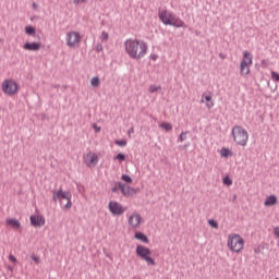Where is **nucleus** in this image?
Instances as JSON below:
<instances>
[{
  "label": "nucleus",
  "mask_w": 279,
  "mask_h": 279,
  "mask_svg": "<svg viewBox=\"0 0 279 279\" xmlns=\"http://www.w3.org/2000/svg\"><path fill=\"white\" fill-rule=\"evenodd\" d=\"M150 58L156 61L158 60V54H150Z\"/></svg>",
  "instance_id": "39"
},
{
  "label": "nucleus",
  "mask_w": 279,
  "mask_h": 279,
  "mask_svg": "<svg viewBox=\"0 0 279 279\" xmlns=\"http://www.w3.org/2000/svg\"><path fill=\"white\" fill-rule=\"evenodd\" d=\"M205 101H207L206 104L207 108H213V106H215V102H213V96L210 95L205 96Z\"/></svg>",
  "instance_id": "21"
},
{
  "label": "nucleus",
  "mask_w": 279,
  "mask_h": 279,
  "mask_svg": "<svg viewBox=\"0 0 279 279\" xmlns=\"http://www.w3.org/2000/svg\"><path fill=\"white\" fill-rule=\"evenodd\" d=\"M31 258H32V260H34V263H36V264H38L39 260H40V259L38 258V256H36V255H32Z\"/></svg>",
  "instance_id": "33"
},
{
  "label": "nucleus",
  "mask_w": 279,
  "mask_h": 279,
  "mask_svg": "<svg viewBox=\"0 0 279 279\" xmlns=\"http://www.w3.org/2000/svg\"><path fill=\"white\" fill-rule=\"evenodd\" d=\"M90 84L94 88H97L99 87V85L101 84V81L99 80V76H94L92 80H90Z\"/></svg>",
  "instance_id": "19"
},
{
  "label": "nucleus",
  "mask_w": 279,
  "mask_h": 279,
  "mask_svg": "<svg viewBox=\"0 0 279 279\" xmlns=\"http://www.w3.org/2000/svg\"><path fill=\"white\" fill-rule=\"evenodd\" d=\"M121 180H123V182H126V184H132L133 182L132 177H130L129 174H122Z\"/></svg>",
  "instance_id": "22"
},
{
  "label": "nucleus",
  "mask_w": 279,
  "mask_h": 279,
  "mask_svg": "<svg viewBox=\"0 0 279 279\" xmlns=\"http://www.w3.org/2000/svg\"><path fill=\"white\" fill-rule=\"evenodd\" d=\"M208 223L211 228H215V230H217L219 228V223L217 222V220H208Z\"/></svg>",
  "instance_id": "24"
},
{
  "label": "nucleus",
  "mask_w": 279,
  "mask_h": 279,
  "mask_svg": "<svg viewBox=\"0 0 279 279\" xmlns=\"http://www.w3.org/2000/svg\"><path fill=\"white\" fill-rule=\"evenodd\" d=\"M134 238L137 241H142V243H149V238L147 235H145V233H143L141 231L135 232Z\"/></svg>",
  "instance_id": "16"
},
{
  "label": "nucleus",
  "mask_w": 279,
  "mask_h": 279,
  "mask_svg": "<svg viewBox=\"0 0 279 279\" xmlns=\"http://www.w3.org/2000/svg\"><path fill=\"white\" fill-rule=\"evenodd\" d=\"M125 51L132 60H143L147 56V43L138 39H126L124 41Z\"/></svg>",
  "instance_id": "1"
},
{
  "label": "nucleus",
  "mask_w": 279,
  "mask_h": 279,
  "mask_svg": "<svg viewBox=\"0 0 279 279\" xmlns=\"http://www.w3.org/2000/svg\"><path fill=\"white\" fill-rule=\"evenodd\" d=\"M102 40H108V33L102 32Z\"/></svg>",
  "instance_id": "37"
},
{
  "label": "nucleus",
  "mask_w": 279,
  "mask_h": 279,
  "mask_svg": "<svg viewBox=\"0 0 279 279\" xmlns=\"http://www.w3.org/2000/svg\"><path fill=\"white\" fill-rule=\"evenodd\" d=\"M93 128H94L95 132H101V128L97 126V124H94Z\"/></svg>",
  "instance_id": "36"
},
{
  "label": "nucleus",
  "mask_w": 279,
  "mask_h": 279,
  "mask_svg": "<svg viewBox=\"0 0 279 279\" xmlns=\"http://www.w3.org/2000/svg\"><path fill=\"white\" fill-rule=\"evenodd\" d=\"M128 134L130 136V134H134V128H131L129 131H128Z\"/></svg>",
  "instance_id": "40"
},
{
  "label": "nucleus",
  "mask_w": 279,
  "mask_h": 279,
  "mask_svg": "<svg viewBox=\"0 0 279 279\" xmlns=\"http://www.w3.org/2000/svg\"><path fill=\"white\" fill-rule=\"evenodd\" d=\"M7 226H11L13 230H21V222L16 219L8 218Z\"/></svg>",
  "instance_id": "15"
},
{
  "label": "nucleus",
  "mask_w": 279,
  "mask_h": 279,
  "mask_svg": "<svg viewBox=\"0 0 279 279\" xmlns=\"http://www.w3.org/2000/svg\"><path fill=\"white\" fill-rule=\"evenodd\" d=\"M114 158H116V160L123 161V160H125V155L123 153H119Z\"/></svg>",
  "instance_id": "29"
},
{
  "label": "nucleus",
  "mask_w": 279,
  "mask_h": 279,
  "mask_svg": "<svg viewBox=\"0 0 279 279\" xmlns=\"http://www.w3.org/2000/svg\"><path fill=\"white\" fill-rule=\"evenodd\" d=\"M31 225L34 226V228H43V226H45V217L31 216Z\"/></svg>",
  "instance_id": "13"
},
{
  "label": "nucleus",
  "mask_w": 279,
  "mask_h": 279,
  "mask_svg": "<svg viewBox=\"0 0 279 279\" xmlns=\"http://www.w3.org/2000/svg\"><path fill=\"white\" fill-rule=\"evenodd\" d=\"M276 204H278V197L276 195H270L264 203L265 206H276Z\"/></svg>",
  "instance_id": "17"
},
{
  "label": "nucleus",
  "mask_w": 279,
  "mask_h": 279,
  "mask_svg": "<svg viewBox=\"0 0 279 279\" xmlns=\"http://www.w3.org/2000/svg\"><path fill=\"white\" fill-rule=\"evenodd\" d=\"M186 134H189V132H182L179 136V141L180 143H184V140L186 138Z\"/></svg>",
  "instance_id": "28"
},
{
  "label": "nucleus",
  "mask_w": 279,
  "mask_h": 279,
  "mask_svg": "<svg viewBox=\"0 0 279 279\" xmlns=\"http://www.w3.org/2000/svg\"><path fill=\"white\" fill-rule=\"evenodd\" d=\"M33 5L36 7V3H34Z\"/></svg>",
  "instance_id": "45"
},
{
  "label": "nucleus",
  "mask_w": 279,
  "mask_h": 279,
  "mask_svg": "<svg viewBox=\"0 0 279 279\" xmlns=\"http://www.w3.org/2000/svg\"><path fill=\"white\" fill-rule=\"evenodd\" d=\"M135 254L142 259L145 260L146 265L156 267V260L151 257V250L147 246L137 245Z\"/></svg>",
  "instance_id": "4"
},
{
  "label": "nucleus",
  "mask_w": 279,
  "mask_h": 279,
  "mask_svg": "<svg viewBox=\"0 0 279 279\" xmlns=\"http://www.w3.org/2000/svg\"><path fill=\"white\" fill-rule=\"evenodd\" d=\"M220 58H222V59H223V58H225V57H223V54H220Z\"/></svg>",
  "instance_id": "41"
},
{
  "label": "nucleus",
  "mask_w": 279,
  "mask_h": 279,
  "mask_svg": "<svg viewBox=\"0 0 279 279\" xmlns=\"http://www.w3.org/2000/svg\"><path fill=\"white\" fill-rule=\"evenodd\" d=\"M119 185H117V183H114V186L111 189L112 193H117V191H119Z\"/></svg>",
  "instance_id": "35"
},
{
  "label": "nucleus",
  "mask_w": 279,
  "mask_h": 279,
  "mask_svg": "<svg viewBox=\"0 0 279 279\" xmlns=\"http://www.w3.org/2000/svg\"><path fill=\"white\" fill-rule=\"evenodd\" d=\"M227 245L231 252H236V254H239L245 245V240L239 234H232L229 235Z\"/></svg>",
  "instance_id": "5"
},
{
  "label": "nucleus",
  "mask_w": 279,
  "mask_h": 279,
  "mask_svg": "<svg viewBox=\"0 0 279 279\" xmlns=\"http://www.w3.org/2000/svg\"><path fill=\"white\" fill-rule=\"evenodd\" d=\"M116 145H119V147H125V145H128V141L125 140H117L114 142Z\"/></svg>",
  "instance_id": "23"
},
{
  "label": "nucleus",
  "mask_w": 279,
  "mask_h": 279,
  "mask_svg": "<svg viewBox=\"0 0 279 279\" xmlns=\"http://www.w3.org/2000/svg\"><path fill=\"white\" fill-rule=\"evenodd\" d=\"M25 34H27V36H36V27L32 25L25 26Z\"/></svg>",
  "instance_id": "18"
},
{
  "label": "nucleus",
  "mask_w": 279,
  "mask_h": 279,
  "mask_svg": "<svg viewBox=\"0 0 279 279\" xmlns=\"http://www.w3.org/2000/svg\"><path fill=\"white\" fill-rule=\"evenodd\" d=\"M87 158H89V163L94 165L95 160H97V155H87Z\"/></svg>",
  "instance_id": "26"
},
{
  "label": "nucleus",
  "mask_w": 279,
  "mask_h": 279,
  "mask_svg": "<svg viewBox=\"0 0 279 279\" xmlns=\"http://www.w3.org/2000/svg\"><path fill=\"white\" fill-rule=\"evenodd\" d=\"M158 87L156 85H150L149 86V93H157Z\"/></svg>",
  "instance_id": "30"
},
{
  "label": "nucleus",
  "mask_w": 279,
  "mask_h": 279,
  "mask_svg": "<svg viewBox=\"0 0 279 279\" xmlns=\"http://www.w3.org/2000/svg\"><path fill=\"white\" fill-rule=\"evenodd\" d=\"M2 90L5 95H16L19 93V84L13 80H5L2 83Z\"/></svg>",
  "instance_id": "8"
},
{
  "label": "nucleus",
  "mask_w": 279,
  "mask_h": 279,
  "mask_svg": "<svg viewBox=\"0 0 279 279\" xmlns=\"http://www.w3.org/2000/svg\"><path fill=\"white\" fill-rule=\"evenodd\" d=\"M253 57L250 51L243 52V59L240 63V75H248L250 74V66H252Z\"/></svg>",
  "instance_id": "7"
},
{
  "label": "nucleus",
  "mask_w": 279,
  "mask_h": 279,
  "mask_svg": "<svg viewBox=\"0 0 279 279\" xmlns=\"http://www.w3.org/2000/svg\"><path fill=\"white\" fill-rule=\"evenodd\" d=\"M82 41V36L80 33L72 31L66 34V45L68 47H80V43Z\"/></svg>",
  "instance_id": "9"
},
{
  "label": "nucleus",
  "mask_w": 279,
  "mask_h": 279,
  "mask_svg": "<svg viewBox=\"0 0 279 279\" xmlns=\"http://www.w3.org/2000/svg\"><path fill=\"white\" fill-rule=\"evenodd\" d=\"M231 134L233 136L234 143L240 145V147H245V145H247V141H250V134L247 133V130H245L243 126H233Z\"/></svg>",
  "instance_id": "3"
},
{
  "label": "nucleus",
  "mask_w": 279,
  "mask_h": 279,
  "mask_svg": "<svg viewBox=\"0 0 279 279\" xmlns=\"http://www.w3.org/2000/svg\"><path fill=\"white\" fill-rule=\"evenodd\" d=\"M72 197L73 195L71 194V192L69 191L64 192L62 187H60L57 192H53L52 194L53 202H62V199H66L68 203L64 206L66 210H70V208H72L73 206V203L71 202Z\"/></svg>",
  "instance_id": "6"
},
{
  "label": "nucleus",
  "mask_w": 279,
  "mask_h": 279,
  "mask_svg": "<svg viewBox=\"0 0 279 279\" xmlns=\"http://www.w3.org/2000/svg\"><path fill=\"white\" fill-rule=\"evenodd\" d=\"M9 260H11V263H16V257L14 255H9Z\"/></svg>",
  "instance_id": "34"
},
{
  "label": "nucleus",
  "mask_w": 279,
  "mask_h": 279,
  "mask_svg": "<svg viewBox=\"0 0 279 279\" xmlns=\"http://www.w3.org/2000/svg\"><path fill=\"white\" fill-rule=\"evenodd\" d=\"M158 16L163 25H171L177 28L184 27V21L180 17L173 16V14L167 10L159 11Z\"/></svg>",
  "instance_id": "2"
},
{
  "label": "nucleus",
  "mask_w": 279,
  "mask_h": 279,
  "mask_svg": "<svg viewBox=\"0 0 279 279\" xmlns=\"http://www.w3.org/2000/svg\"><path fill=\"white\" fill-rule=\"evenodd\" d=\"M23 49H25V51H40V43H26L24 44Z\"/></svg>",
  "instance_id": "14"
},
{
  "label": "nucleus",
  "mask_w": 279,
  "mask_h": 279,
  "mask_svg": "<svg viewBox=\"0 0 279 279\" xmlns=\"http://www.w3.org/2000/svg\"><path fill=\"white\" fill-rule=\"evenodd\" d=\"M116 185L120 189L122 195L124 197H130L132 195H136L138 191L132 186H129L128 184H124L122 182H116Z\"/></svg>",
  "instance_id": "10"
},
{
  "label": "nucleus",
  "mask_w": 279,
  "mask_h": 279,
  "mask_svg": "<svg viewBox=\"0 0 279 279\" xmlns=\"http://www.w3.org/2000/svg\"><path fill=\"white\" fill-rule=\"evenodd\" d=\"M141 221H143V217H141L140 214H133L129 217V226H131V228H138L141 226Z\"/></svg>",
  "instance_id": "12"
},
{
  "label": "nucleus",
  "mask_w": 279,
  "mask_h": 279,
  "mask_svg": "<svg viewBox=\"0 0 279 279\" xmlns=\"http://www.w3.org/2000/svg\"><path fill=\"white\" fill-rule=\"evenodd\" d=\"M159 128H161L162 130H166V132H171V130H173V125H171V123L169 122L161 123Z\"/></svg>",
  "instance_id": "20"
},
{
  "label": "nucleus",
  "mask_w": 279,
  "mask_h": 279,
  "mask_svg": "<svg viewBox=\"0 0 279 279\" xmlns=\"http://www.w3.org/2000/svg\"><path fill=\"white\" fill-rule=\"evenodd\" d=\"M74 5H80V3H86V0H72Z\"/></svg>",
  "instance_id": "32"
},
{
  "label": "nucleus",
  "mask_w": 279,
  "mask_h": 279,
  "mask_svg": "<svg viewBox=\"0 0 279 279\" xmlns=\"http://www.w3.org/2000/svg\"><path fill=\"white\" fill-rule=\"evenodd\" d=\"M96 51L99 53L100 51H104V46L101 44L96 45Z\"/></svg>",
  "instance_id": "31"
},
{
  "label": "nucleus",
  "mask_w": 279,
  "mask_h": 279,
  "mask_svg": "<svg viewBox=\"0 0 279 279\" xmlns=\"http://www.w3.org/2000/svg\"><path fill=\"white\" fill-rule=\"evenodd\" d=\"M233 199H236V195L233 196Z\"/></svg>",
  "instance_id": "44"
},
{
  "label": "nucleus",
  "mask_w": 279,
  "mask_h": 279,
  "mask_svg": "<svg viewBox=\"0 0 279 279\" xmlns=\"http://www.w3.org/2000/svg\"><path fill=\"white\" fill-rule=\"evenodd\" d=\"M201 104H204V99L201 100Z\"/></svg>",
  "instance_id": "43"
},
{
  "label": "nucleus",
  "mask_w": 279,
  "mask_h": 279,
  "mask_svg": "<svg viewBox=\"0 0 279 279\" xmlns=\"http://www.w3.org/2000/svg\"><path fill=\"white\" fill-rule=\"evenodd\" d=\"M228 154H230V150L228 148H222L220 151V156L223 158H228Z\"/></svg>",
  "instance_id": "25"
},
{
  "label": "nucleus",
  "mask_w": 279,
  "mask_h": 279,
  "mask_svg": "<svg viewBox=\"0 0 279 279\" xmlns=\"http://www.w3.org/2000/svg\"><path fill=\"white\" fill-rule=\"evenodd\" d=\"M223 184H226L227 186H232V179H230V177H226L223 179Z\"/></svg>",
  "instance_id": "27"
},
{
  "label": "nucleus",
  "mask_w": 279,
  "mask_h": 279,
  "mask_svg": "<svg viewBox=\"0 0 279 279\" xmlns=\"http://www.w3.org/2000/svg\"><path fill=\"white\" fill-rule=\"evenodd\" d=\"M108 207L110 213L116 216L123 215V213H125L123 205L119 204L117 201H110Z\"/></svg>",
  "instance_id": "11"
},
{
  "label": "nucleus",
  "mask_w": 279,
  "mask_h": 279,
  "mask_svg": "<svg viewBox=\"0 0 279 279\" xmlns=\"http://www.w3.org/2000/svg\"><path fill=\"white\" fill-rule=\"evenodd\" d=\"M275 234H276V236H278V239H279V227H276V228H275Z\"/></svg>",
  "instance_id": "38"
},
{
  "label": "nucleus",
  "mask_w": 279,
  "mask_h": 279,
  "mask_svg": "<svg viewBox=\"0 0 279 279\" xmlns=\"http://www.w3.org/2000/svg\"><path fill=\"white\" fill-rule=\"evenodd\" d=\"M262 64H265V60L262 61Z\"/></svg>",
  "instance_id": "42"
}]
</instances>
